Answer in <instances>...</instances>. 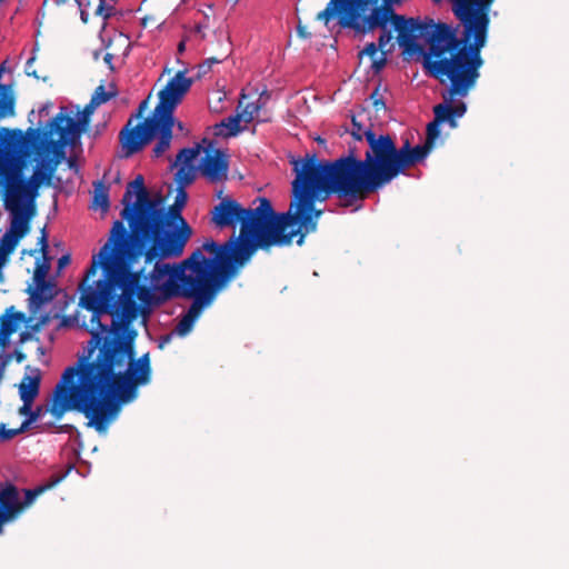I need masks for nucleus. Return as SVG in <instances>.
<instances>
[{
    "mask_svg": "<svg viewBox=\"0 0 569 569\" xmlns=\"http://www.w3.org/2000/svg\"><path fill=\"white\" fill-rule=\"evenodd\" d=\"M386 66V58L381 57L378 60H372V69L379 72Z\"/></svg>",
    "mask_w": 569,
    "mask_h": 569,
    "instance_id": "38",
    "label": "nucleus"
},
{
    "mask_svg": "<svg viewBox=\"0 0 569 569\" xmlns=\"http://www.w3.org/2000/svg\"><path fill=\"white\" fill-rule=\"evenodd\" d=\"M240 121H242L241 113L228 117L220 123L216 124L214 133L222 137H233L240 132Z\"/></svg>",
    "mask_w": 569,
    "mask_h": 569,
    "instance_id": "22",
    "label": "nucleus"
},
{
    "mask_svg": "<svg viewBox=\"0 0 569 569\" xmlns=\"http://www.w3.org/2000/svg\"><path fill=\"white\" fill-rule=\"evenodd\" d=\"M0 187L3 189L4 201L10 210V228L7 230L19 234L21 239L28 231L29 211L23 206L27 197L37 194V183L33 180H24L19 167L12 163L0 164Z\"/></svg>",
    "mask_w": 569,
    "mask_h": 569,
    "instance_id": "9",
    "label": "nucleus"
},
{
    "mask_svg": "<svg viewBox=\"0 0 569 569\" xmlns=\"http://www.w3.org/2000/svg\"><path fill=\"white\" fill-rule=\"evenodd\" d=\"M379 49L381 48L378 46V43H367L366 47L360 51V56H368L373 58L378 53Z\"/></svg>",
    "mask_w": 569,
    "mask_h": 569,
    "instance_id": "33",
    "label": "nucleus"
},
{
    "mask_svg": "<svg viewBox=\"0 0 569 569\" xmlns=\"http://www.w3.org/2000/svg\"><path fill=\"white\" fill-rule=\"evenodd\" d=\"M112 60H113V56L111 53H107L104 56L106 63L111 64Z\"/></svg>",
    "mask_w": 569,
    "mask_h": 569,
    "instance_id": "40",
    "label": "nucleus"
},
{
    "mask_svg": "<svg viewBox=\"0 0 569 569\" xmlns=\"http://www.w3.org/2000/svg\"><path fill=\"white\" fill-rule=\"evenodd\" d=\"M183 48H184V44H183V43H180V44H179V50L181 51V50H183Z\"/></svg>",
    "mask_w": 569,
    "mask_h": 569,
    "instance_id": "45",
    "label": "nucleus"
},
{
    "mask_svg": "<svg viewBox=\"0 0 569 569\" xmlns=\"http://www.w3.org/2000/svg\"><path fill=\"white\" fill-rule=\"evenodd\" d=\"M40 382L41 377L39 371H37L33 376H24L20 382L19 395L23 402V411H27L28 407L33 405L34 399L39 395Z\"/></svg>",
    "mask_w": 569,
    "mask_h": 569,
    "instance_id": "20",
    "label": "nucleus"
},
{
    "mask_svg": "<svg viewBox=\"0 0 569 569\" xmlns=\"http://www.w3.org/2000/svg\"><path fill=\"white\" fill-rule=\"evenodd\" d=\"M39 243L41 244V250L43 252V256H42V259L46 257V258H49L47 256V249H48V237H47V233H46V229H42V233H41V237L39 239Z\"/></svg>",
    "mask_w": 569,
    "mask_h": 569,
    "instance_id": "34",
    "label": "nucleus"
},
{
    "mask_svg": "<svg viewBox=\"0 0 569 569\" xmlns=\"http://www.w3.org/2000/svg\"><path fill=\"white\" fill-rule=\"evenodd\" d=\"M64 110L66 108L62 107L50 122V131L59 136L57 148L78 138L81 128V123L77 119L66 116Z\"/></svg>",
    "mask_w": 569,
    "mask_h": 569,
    "instance_id": "17",
    "label": "nucleus"
},
{
    "mask_svg": "<svg viewBox=\"0 0 569 569\" xmlns=\"http://www.w3.org/2000/svg\"><path fill=\"white\" fill-rule=\"evenodd\" d=\"M373 147L377 152V162L382 168L387 183L402 173L407 168L422 162L433 148L427 142L411 147L408 140H406L400 148H397L393 139L389 134L377 137L376 133Z\"/></svg>",
    "mask_w": 569,
    "mask_h": 569,
    "instance_id": "12",
    "label": "nucleus"
},
{
    "mask_svg": "<svg viewBox=\"0 0 569 569\" xmlns=\"http://www.w3.org/2000/svg\"><path fill=\"white\" fill-rule=\"evenodd\" d=\"M187 200V193L183 190V188L180 187L174 203L181 204V207L184 206Z\"/></svg>",
    "mask_w": 569,
    "mask_h": 569,
    "instance_id": "37",
    "label": "nucleus"
},
{
    "mask_svg": "<svg viewBox=\"0 0 569 569\" xmlns=\"http://www.w3.org/2000/svg\"><path fill=\"white\" fill-rule=\"evenodd\" d=\"M57 482L58 480H54L49 485L26 490L23 500H21L19 491L14 486L0 489V535L3 533V526L6 523L14 521L27 507L32 505L39 495Z\"/></svg>",
    "mask_w": 569,
    "mask_h": 569,
    "instance_id": "14",
    "label": "nucleus"
},
{
    "mask_svg": "<svg viewBox=\"0 0 569 569\" xmlns=\"http://www.w3.org/2000/svg\"><path fill=\"white\" fill-rule=\"evenodd\" d=\"M114 96H116L114 91L113 92L107 91L104 86L100 84L99 87L96 88V90L91 97V100H90L89 104L86 107L84 111L87 112V111H91V110L96 109L100 104L108 102Z\"/></svg>",
    "mask_w": 569,
    "mask_h": 569,
    "instance_id": "25",
    "label": "nucleus"
},
{
    "mask_svg": "<svg viewBox=\"0 0 569 569\" xmlns=\"http://www.w3.org/2000/svg\"><path fill=\"white\" fill-rule=\"evenodd\" d=\"M358 127L353 134L357 139L366 137L369 149L365 159H358L352 150L335 160H319L316 153H306L305 157L291 161L296 177L291 183V210L299 226L300 237L298 244L303 242L307 233L317 229V222L322 211L315 209L316 201H326L336 194L339 199L356 200L365 193L376 191L387 184L382 168L378 164L375 142V132L370 128Z\"/></svg>",
    "mask_w": 569,
    "mask_h": 569,
    "instance_id": "2",
    "label": "nucleus"
},
{
    "mask_svg": "<svg viewBox=\"0 0 569 569\" xmlns=\"http://www.w3.org/2000/svg\"><path fill=\"white\" fill-rule=\"evenodd\" d=\"M256 208H242L234 199L222 198L211 211L212 223L220 229L234 228L240 223L239 236H231L224 243L214 240H206L200 249L211 254L208 259L212 262L237 268L243 266L257 249H269L271 246L289 244L296 236H300V229L286 232L287 227L298 226L291 208L283 213H276L271 202L267 198H258Z\"/></svg>",
    "mask_w": 569,
    "mask_h": 569,
    "instance_id": "3",
    "label": "nucleus"
},
{
    "mask_svg": "<svg viewBox=\"0 0 569 569\" xmlns=\"http://www.w3.org/2000/svg\"><path fill=\"white\" fill-rule=\"evenodd\" d=\"M163 216H153L147 222L127 220L130 232L124 228L122 221L117 220L110 231L108 241L103 244V253L108 249L119 248L123 241V250L129 254H143L146 262L154 259L163 260L180 257L192 236L191 227H179L177 224H163Z\"/></svg>",
    "mask_w": 569,
    "mask_h": 569,
    "instance_id": "5",
    "label": "nucleus"
},
{
    "mask_svg": "<svg viewBox=\"0 0 569 569\" xmlns=\"http://www.w3.org/2000/svg\"><path fill=\"white\" fill-rule=\"evenodd\" d=\"M200 153H201V146H199V144L191 147V148H183L177 154L176 161L178 163H180L181 166H188V167L196 168V167H198L196 164V160L200 156Z\"/></svg>",
    "mask_w": 569,
    "mask_h": 569,
    "instance_id": "23",
    "label": "nucleus"
},
{
    "mask_svg": "<svg viewBox=\"0 0 569 569\" xmlns=\"http://www.w3.org/2000/svg\"><path fill=\"white\" fill-rule=\"evenodd\" d=\"M122 203L124 208L121 211V216L126 220H133L137 217V221L147 222V219H151L153 216H163V224L172 223L179 227H190L181 214V204L173 203L168 210H164L159 206L158 201L149 198L141 174L128 183Z\"/></svg>",
    "mask_w": 569,
    "mask_h": 569,
    "instance_id": "11",
    "label": "nucleus"
},
{
    "mask_svg": "<svg viewBox=\"0 0 569 569\" xmlns=\"http://www.w3.org/2000/svg\"><path fill=\"white\" fill-rule=\"evenodd\" d=\"M50 269V259L43 258L36 261L33 272L34 287L28 289L30 292V309H39L46 303L51 302L58 295V289L52 280H47Z\"/></svg>",
    "mask_w": 569,
    "mask_h": 569,
    "instance_id": "15",
    "label": "nucleus"
},
{
    "mask_svg": "<svg viewBox=\"0 0 569 569\" xmlns=\"http://www.w3.org/2000/svg\"><path fill=\"white\" fill-rule=\"evenodd\" d=\"M89 7V0H82V8H86L88 10Z\"/></svg>",
    "mask_w": 569,
    "mask_h": 569,
    "instance_id": "41",
    "label": "nucleus"
},
{
    "mask_svg": "<svg viewBox=\"0 0 569 569\" xmlns=\"http://www.w3.org/2000/svg\"><path fill=\"white\" fill-rule=\"evenodd\" d=\"M13 307L9 308L2 317H0V346L3 348L16 331L17 323L22 319V313L12 312Z\"/></svg>",
    "mask_w": 569,
    "mask_h": 569,
    "instance_id": "21",
    "label": "nucleus"
},
{
    "mask_svg": "<svg viewBox=\"0 0 569 569\" xmlns=\"http://www.w3.org/2000/svg\"><path fill=\"white\" fill-rule=\"evenodd\" d=\"M114 13V7L108 6L106 3V0H100L99 6L96 10V14L99 17H102V19L106 21L109 18H111Z\"/></svg>",
    "mask_w": 569,
    "mask_h": 569,
    "instance_id": "30",
    "label": "nucleus"
},
{
    "mask_svg": "<svg viewBox=\"0 0 569 569\" xmlns=\"http://www.w3.org/2000/svg\"><path fill=\"white\" fill-rule=\"evenodd\" d=\"M198 168L210 182H222L228 176L229 161L220 149H214L212 152L206 151Z\"/></svg>",
    "mask_w": 569,
    "mask_h": 569,
    "instance_id": "16",
    "label": "nucleus"
},
{
    "mask_svg": "<svg viewBox=\"0 0 569 569\" xmlns=\"http://www.w3.org/2000/svg\"><path fill=\"white\" fill-rule=\"evenodd\" d=\"M428 72L439 80L441 84H447L442 92L443 102L433 107L435 118L427 124L426 142L433 147L435 140L440 134V124L449 123L451 128L457 127L456 118H461L467 112V104L462 101L453 104L457 99L468 97L470 90L476 87L480 72L469 70L458 64L438 59L430 61L427 58Z\"/></svg>",
    "mask_w": 569,
    "mask_h": 569,
    "instance_id": "8",
    "label": "nucleus"
},
{
    "mask_svg": "<svg viewBox=\"0 0 569 569\" xmlns=\"http://www.w3.org/2000/svg\"><path fill=\"white\" fill-rule=\"evenodd\" d=\"M242 103H243V101H242V100H240V101H239V107H238V108H241Z\"/></svg>",
    "mask_w": 569,
    "mask_h": 569,
    "instance_id": "46",
    "label": "nucleus"
},
{
    "mask_svg": "<svg viewBox=\"0 0 569 569\" xmlns=\"http://www.w3.org/2000/svg\"><path fill=\"white\" fill-rule=\"evenodd\" d=\"M93 203L103 211H107L110 207L108 189L101 183H99V187L94 191Z\"/></svg>",
    "mask_w": 569,
    "mask_h": 569,
    "instance_id": "27",
    "label": "nucleus"
},
{
    "mask_svg": "<svg viewBox=\"0 0 569 569\" xmlns=\"http://www.w3.org/2000/svg\"><path fill=\"white\" fill-rule=\"evenodd\" d=\"M23 142V136L20 130H9L3 128L0 136V153L7 158L1 160L0 164L9 162L18 167L12 158L20 153Z\"/></svg>",
    "mask_w": 569,
    "mask_h": 569,
    "instance_id": "18",
    "label": "nucleus"
},
{
    "mask_svg": "<svg viewBox=\"0 0 569 569\" xmlns=\"http://www.w3.org/2000/svg\"><path fill=\"white\" fill-rule=\"evenodd\" d=\"M43 412L42 407H37L36 409H32V406H29L27 411H23V406L19 409V413L22 416H26L27 418L22 421V429H29L30 426L34 422H37Z\"/></svg>",
    "mask_w": 569,
    "mask_h": 569,
    "instance_id": "26",
    "label": "nucleus"
},
{
    "mask_svg": "<svg viewBox=\"0 0 569 569\" xmlns=\"http://www.w3.org/2000/svg\"><path fill=\"white\" fill-rule=\"evenodd\" d=\"M24 431L27 429H22V425L17 429H6V425L0 423V439L2 440H10Z\"/></svg>",
    "mask_w": 569,
    "mask_h": 569,
    "instance_id": "31",
    "label": "nucleus"
},
{
    "mask_svg": "<svg viewBox=\"0 0 569 569\" xmlns=\"http://www.w3.org/2000/svg\"><path fill=\"white\" fill-rule=\"evenodd\" d=\"M54 170V167L52 166V162L50 159H41L36 168L33 176L29 180L36 181L38 184V181H48Z\"/></svg>",
    "mask_w": 569,
    "mask_h": 569,
    "instance_id": "24",
    "label": "nucleus"
},
{
    "mask_svg": "<svg viewBox=\"0 0 569 569\" xmlns=\"http://www.w3.org/2000/svg\"><path fill=\"white\" fill-rule=\"evenodd\" d=\"M234 3H238L240 0H232Z\"/></svg>",
    "mask_w": 569,
    "mask_h": 569,
    "instance_id": "47",
    "label": "nucleus"
},
{
    "mask_svg": "<svg viewBox=\"0 0 569 569\" xmlns=\"http://www.w3.org/2000/svg\"><path fill=\"white\" fill-rule=\"evenodd\" d=\"M193 167L181 166L176 173V179L181 188L193 181Z\"/></svg>",
    "mask_w": 569,
    "mask_h": 569,
    "instance_id": "28",
    "label": "nucleus"
},
{
    "mask_svg": "<svg viewBox=\"0 0 569 569\" xmlns=\"http://www.w3.org/2000/svg\"><path fill=\"white\" fill-rule=\"evenodd\" d=\"M141 256L129 254L122 243L106 253L102 246L92 257L79 284V305L91 312V339L54 388L50 408L54 420L77 410L88 419V426L107 431L121 403L133 400L137 388L150 381L149 355L133 359L136 332L129 329V321L140 305L178 297L184 282L193 278V270L210 261L202 249H196L179 263L156 259L152 271L144 277L142 271L131 269Z\"/></svg>",
    "mask_w": 569,
    "mask_h": 569,
    "instance_id": "1",
    "label": "nucleus"
},
{
    "mask_svg": "<svg viewBox=\"0 0 569 569\" xmlns=\"http://www.w3.org/2000/svg\"><path fill=\"white\" fill-rule=\"evenodd\" d=\"M49 108H50V106H49V104H46V106H43V107L40 109V112H47Z\"/></svg>",
    "mask_w": 569,
    "mask_h": 569,
    "instance_id": "42",
    "label": "nucleus"
},
{
    "mask_svg": "<svg viewBox=\"0 0 569 569\" xmlns=\"http://www.w3.org/2000/svg\"><path fill=\"white\" fill-rule=\"evenodd\" d=\"M270 99V93L267 89L260 92L259 97L256 101L247 102L241 110L242 121L249 123L253 120H258L264 122L268 120V116L262 114V110L264 109L267 102Z\"/></svg>",
    "mask_w": 569,
    "mask_h": 569,
    "instance_id": "19",
    "label": "nucleus"
},
{
    "mask_svg": "<svg viewBox=\"0 0 569 569\" xmlns=\"http://www.w3.org/2000/svg\"><path fill=\"white\" fill-rule=\"evenodd\" d=\"M492 0H457L452 11L462 26L461 37L458 28L432 19L396 17V28L400 32V42L407 50L419 51L431 44L429 56L449 54L446 61L480 72L483 64L481 49L486 44L489 27V11Z\"/></svg>",
    "mask_w": 569,
    "mask_h": 569,
    "instance_id": "4",
    "label": "nucleus"
},
{
    "mask_svg": "<svg viewBox=\"0 0 569 569\" xmlns=\"http://www.w3.org/2000/svg\"><path fill=\"white\" fill-rule=\"evenodd\" d=\"M34 58H30L28 61H27V67L29 68V66L33 62Z\"/></svg>",
    "mask_w": 569,
    "mask_h": 569,
    "instance_id": "44",
    "label": "nucleus"
},
{
    "mask_svg": "<svg viewBox=\"0 0 569 569\" xmlns=\"http://www.w3.org/2000/svg\"><path fill=\"white\" fill-rule=\"evenodd\" d=\"M234 271L230 267L211 260L206 266H198L193 270V278L184 282L183 290L178 295V297L193 299L184 315L197 321L202 309L213 300L217 290L230 279Z\"/></svg>",
    "mask_w": 569,
    "mask_h": 569,
    "instance_id": "10",
    "label": "nucleus"
},
{
    "mask_svg": "<svg viewBox=\"0 0 569 569\" xmlns=\"http://www.w3.org/2000/svg\"><path fill=\"white\" fill-rule=\"evenodd\" d=\"M70 261L71 259L69 254H63L62 257H60L57 262L58 271L63 270L70 263Z\"/></svg>",
    "mask_w": 569,
    "mask_h": 569,
    "instance_id": "35",
    "label": "nucleus"
},
{
    "mask_svg": "<svg viewBox=\"0 0 569 569\" xmlns=\"http://www.w3.org/2000/svg\"><path fill=\"white\" fill-rule=\"evenodd\" d=\"M373 147L377 152V162L382 168L387 183L402 173L407 168L422 162L433 148L427 142L411 147L408 140H406L400 148H397L393 139L389 134L377 137L376 133Z\"/></svg>",
    "mask_w": 569,
    "mask_h": 569,
    "instance_id": "13",
    "label": "nucleus"
},
{
    "mask_svg": "<svg viewBox=\"0 0 569 569\" xmlns=\"http://www.w3.org/2000/svg\"><path fill=\"white\" fill-rule=\"evenodd\" d=\"M192 86V80L183 71L177 72L167 86L159 92V102L143 121L131 127V120L120 131V141L129 154L138 152L146 143L157 138L152 149L154 158L162 157L170 148L173 112L183 96Z\"/></svg>",
    "mask_w": 569,
    "mask_h": 569,
    "instance_id": "7",
    "label": "nucleus"
},
{
    "mask_svg": "<svg viewBox=\"0 0 569 569\" xmlns=\"http://www.w3.org/2000/svg\"><path fill=\"white\" fill-rule=\"evenodd\" d=\"M194 322L196 321L193 319L183 315L182 318L179 320L178 325L176 326L174 331L179 336L183 337L192 330Z\"/></svg>",
    "mask_w": 569,
    "mask_h": 569,
    "instance_id": "29",
    "label": "nucleus"
},
{
    "mask_svg": "<svg viewBox=\"0 0 569 569\" xmlns=\"http://www.w3.org/2000/svg\"><path fill=\"white\" fill-rule=\"evenodd\" d=\"M57 6L63 4L67 2V0H53Z\"/></svg>",
    "mask_w": 569,
    "mask_h": 569,
    "instance_id": "43",
    "label": "nucleus"
},
{
    "mask_svg": "<svg viewBox=\"0 0 569 569\" xmlns=\"http://www.w3.org/2000/svg\"><path fill=\"white\" fill-rule=\"evenodd\" d=\"M393 0H383L381 7L378 6L379 0H329L326 8L318 12L317 20L323 22L326 27L337 19L339 27L351 29L357 33L366 34L377 28L381 29L378 38V46L383 49L392 39L391 30L387 29L391 22L392 29L398 33L397 40L399 46L410 54L417 53L425 58V67L427 68V58L429 57L431 44H427L421 50H407L400 42V32L396 28L397 13L393 12L391 4ZM438 59H448L443 56H430V61Z\"/></svg>",
    "mask_w": 569,
    "mask_h": 569,
    "instance_id": "6",
    "label": "nucleus"
},
{
    "mask_svg": "<svg viewBox=\"0 0 569 569\" xmlns=\"http://www.w3.org/2000/svg\"><path fill=\"white\" fill-rule=\"evenodd\" d=\"M173 127H177V129L180 130V131L184 130V124L181 121H176L174 120V126Z\"/></svg>",
    "mask_w": 569,
    "mask_h": 569,
    "instance_id": "39",
    "label": "nucleus"
},
{
    "mask_svg": "<svg viewBox=\"0 0 569 569\" xmlns=\"http://www.w3.org/2000/svg\"><path fill=\"white\" fill-rule=\"evenodd\" d=\"M370 99L372 100V104L376 110L381 108H386V103L382 99V93L380 92V87H377L373 92L370 94Z\"/></svg>",
    "mask_w": 569,
    "mask_h": 569,
    "instance_id": "32",
    "label": "nucleus"
},
{
    "mask_svg": "<svg viewBox=\"0 0 569 569\" xmlns=\"http://www.w3.org/2000/svg\"><path fill=\"white\" fill-rule=\"evenodd\" d=\"M79 7V10H80V19L83 23H87L88 22V19H89V13H88V10L86 8H82V0H74Z\"/></svg>",
    "mask_w": 569,
    "mask_h": 569,
    "instance_id": "36",
    "label": "nucleus"
}]
</instances>
